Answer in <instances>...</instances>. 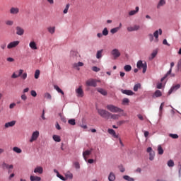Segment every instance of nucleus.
<instances>
[{
    "label": "nucleus",
    "mask_w": 181,
    "mask_h": 181,
    "mask_svg": "<svg viewBox=\"0 0 181 181\" xmlns=\"http://www.w3.org/2000/svg\"><path fill=\"white\" fill-rule=\"evenodd\" d=\"M15 107H16V103H11L9 105L10 110H12V109L15 108Z\"/></svg>",
    "instance_id": "59"
},
{
    "label": "nucleus",
    "mask_w": 181,
    "mask_h": 181,
    "mask_svg": "<svg viewBox=\"0 0 181 181\" xmlns=\"http://www.w3.org/2000/svg\"><path fill=\"white\" fill-rule=\"evenodd\" d=\"M98 113L102 118H105V119H109L110 115H111V112L103 109H98Z\"/></svg>",
    "instance_id": "4"
},
{
    "label": "nucleus",
    "mask_w": 181,
    "mask_h": 181,
    "mask_svg": "<svg viewBox=\"0 0 181 181\" xmlns=\"http://www.w3.org/2000/svg\"><path fill=\"white\" fill-rule=\"evenodd\" d=\"M126 122H128L127 120H120L117 122V125H122V124H125Z\"/></svg>",
    "instance_id": "54"
},
{
    "label": "nucleus",
    "mask_w": 181,
    "mask_h": 181,
    "mask_svg": "<svg viewBox=\"0 0 181 181\" xmlns=\"http://www.w3.org/2000/svg\"><path fill=\"white\" fill-rule=\"evenodd\" d=\"M0 47L1 50H5V49H6V43L1 44Z\"/></svg>",
    "instance_id": "56"
},
{
    "label": "nucleus",
    "mask_w": 181,
    "mask_h": 181,
    "mask_svg": "<svg viewBox=\"0 0 181 181\" xmlns=\"http://www.w3.org/2000/svg\"><path fill=\"white\" fill-rule=\"evenodd\" d=\"M123 179H124V180H127V181H135V180L134 178L129 177V175H124Z\"/></svg>",
    "instance_id": "37"
},
{
    "label": "nucleus",
    "mask_w": 181,
    "mask_h": 181,
    "mask_svg": "<svg viewBox=\"0 0 181 181\" xmlns=\"http://www.w3.org/2000/svg\"><path fill=\"white\" fill-rule=\"evenodd\" d=\"M109 32H108V30L107 29V28H104L103 32H102V35L103 36H107Z\"/></svg>",
    "instance_id": "50"
},
{
    "label": "nucleus",
    "mask_w": 181,
    "mask_h": 181,
    "mask_svg": "<svg viewBox=\"0 0 181 181\" xmlns=\"http://www.w3.org/2000/svg\"><path fill=\"white\" fill-rule=\"evenodd\" d=\"M40 76V71L39 69H37L35 72V78L37 80L39 78V76Z\"/></svg>",
    "instance_id": "45"
},
{
    "label": "nucleus",
    "mask_w": 181,
    "mask_h": 181,
    "mask_svg": "<svg viewBox=\"0 0 181 181\" xmlns=\"http://www.w3.org/2000/svg\"><path fill=\"white\" fill-rule=\"evenodd\" d=\"M7 62H9V63H12L13 62H15V59L12 57H8L6 59Z\"/></svg>",
    "instance_id": "62"
},
{
    "label": "nucleus",
    "mask_w": 181,
    "mask_h": 181,
    "mask_svg": "<svg viewBox=\"0 0 181 181\" xmlns=\"http://www.w3.org/2000/svg\"><path fill=\"white\" fill-rule=\"evenodd\" d=\"M86 84L88 87H97V81L93 78L86 81Z\"/></svg>",
    "instance_id": "5"
},
{
    "label": "nucleus",
    "mask_w": 181,
    "mask_h": 181,
    "mask_svg": "<svg viewBox=\"0 0 181 181\" xmlns=\"http://www.w3.org/2000/svg\"><path fill=\"white\" fill-rule=\"evenodd\" d=\"M54 173L57 174V177H59V179H61V180H67V179L64 177H63V175H60V173H59V171L56 169L54 170Z\"/></svg>",
    "instance_id": "24"
},
{
    "label": "nucleus",
    "mask_w": 181,
    "mask_h": 181,
    "mask_svg": "<svg viewBox=\"0 0 181 181\" xmlns=\"http://www.w3.org/2000/svg\"><path fill=\"white\" fill-rule=\"evenodd\" d=\"M45 98H47V100H52V95L49 93H46L44 95Z\"/></svg>",
    "instance_id": "47"
},
{
    "label": "nucleus",
    "mask_w": 181,
    "mask_h": 181,
    "mask_svg": "<svg viewBox=\"0 0 181 181\" xmlns=\"http://www.w3.org/2000/svg\"><path fill=\"white\" fill-rule=\"evenodd\" d=\"M34 173H40V174L43 173V168L42 167H37L34 170Z\"/></svg>",
    "instance_id": "31"
},
{
    "label": "nucleus",
    "mask_w": 181,
    "mask_h": 181,
    "mask_svg": "<svg viewBox=\"0 0 181 181\" xmlns=\"http://www.w3.org/2000/svg\"><path fill=\"white\" fill-rule=\"evenodd\" d=\"M76 93L77 94L76 95L77 97H81V98L84 97V91H83V88H81V86L76 89Z\"/></svg>",
    "instance_id": "11"
},
{
    "label": "nucleus",
    "mask_w": 181,
    "mask_h": 181,
    "mask_svg": "<svg viewBox=\"0 0 181 181\" xmlns=\"http://www.w3.org/2000/svg\"><path fill=\"white\" fill-rule=\"evenodd\" d=\"M92 70H93V71H95V73H98V71H100V70H101V69L97 66H93Z\"/></svg>",
    "instance_id": "52"
},
{
    "label": "nucleus",
    "mask_w": 181,
    "mask_h": 181,
    "mask_svg": "<svg viewBox=\"0 0 181 181\" xmlns=\"http://www.w3.org/2000/svg\"><path fill=\"white\" fill-rule=\"evenodd\" d=\"M136 67L139 70H141V69H143L142 73L144 74V73H146V70L148 69V64L146 63V62H143L142 60H139L137 62Z\"/></svg>",
    "instance_id": "2"
},
{
    "label": "nucleus",
    "mask_w": 181,
    "mask_h": 181,
    "mask_svg": "<svg viewBox=\"0 0 181 181\" xmlns=\"http://www.w3.org/2000/svg\"><path fill=\"white\" fill-rule=\"evenodd\" d=\"M30 94H31L32 97H37V95L36 90H31Z\"/></svg>",
    "instance_id": "55"
},
{
    "label": "nucleus",
    "mask_w": 181,
    "mask_h": 181,
    "mask_svg": "<svg viewBox=\"0 0 181 181\" xmlns=\"http://www.w3.org/2000/svg\"><path fill=\"white\" fill-rule=\"evenodd\" d=\"M97 91L98 93H100V94H102V95H107V90H105V89H103L101 88H98Z\"/></svg>",
    "instance_id": "28"
},
{
    "label": "nucleus",
    "mask_w": 181,
    "mask_h": 181,
    "mask_svg": "<svg viewBox=\"0 0 181 181\" xmlns=\"http://www.w3.org/2000/svg\"><path fill=\"white\" fill-rule=\"evenodd\" d=\"M108 134L112 135L114 138H118V135H117V133H115V130L112 129H107Z\"/></svg>",
    "instance_id": "21"
},
{
    "label": "nucleus",
    "mask_w": 181,
    "mask_h": 181,
    "mask_svg": "<svg viewBox=\"0 0 181 181\" xmlns=\"http://www.w3.org/2000/svg\"><path fill=\"white\" fill-rule=\"evenodd\" d=\"M109 181L115 180V175L113 173H110L108 177Z\"/></svg>",
    "instance_id": "34"
},
{
    "label": "nucleus",
    "mask_w": 181,
    "mask_h": 181,
    "mask_svg": "<svg viewBox=\"0 0 181 181\" xmlns=\"http://www.w3.org/2000/svg\"><path fill=\"white\" fill-rule=\"evenodd\" d=\"M137 117L139 119H140L141 121H144V116H142L141 115H138Z\"/></svg>",
    "instance_id": "64"
},
{
    "label": "nucleus",
    "mask_w": 181,
    "mask_h": 181,
    "mask_svg": "<svg viewBox=\"0 0 181 181\" xmlns=\"http://www.w3.org/2000/svg\"><path fill=\"white\" fill-rule=\"evenodd\" d=\"M141 29V26L139 25H134L133 26L127 27V30L129 32H136Z\"/></svg>",
    "instance_id": "7"
},
{
    "label": "nucleus",
    "mask_w": 181,
    "mask_h": 181,
    "mask_svg": "<svg viewBox=\"0 0 181 181\" xmlns=\"http://www.w3.org/2000/svg\"><path fill=\"white\" fill-rule=\"evenodd\" d=\"M123 104H128L129 103V99L128 98H124L122 100Z\"/></svg>",
    "instance_id": "61"
},
{
    "label": "nucleus",
    "mask_w": 181,
    "mask_h": 181,
    "mask_svg": "<svg viewBox=\"0 0 181 181\" xmlns=\"http://www.w3.org/2000/svg\"><path fill=\"white\" fill-rule=\"evenodd\" d=\"M121 28H122V23H119L118 27H116L115 28H112L110 30V33L114 35L115 33H117V32H118V30H119V29H121Z\"/></svg>",
    "instance_id": "19"
},
{
    "label": "nucleus",
    "mask_w": 181,
    "mask_h": 181,
    "mask_svg": "<svg viewBox=\"0 0 181 181\" xmlns=\"http://www.w3.org/2000/svg\"><path fill=\"white\" fill-rule=\"evenodd\" d=\"M111 54H112L114 59H118L121 56V52H119L118 49H114L112 50Z\"/></svg>",
    "instance_id": "9"
},
{
    "label": "nucleus",
    "mask_w": 181,
    "mask_h": 181,
    "mask_svg": "<svg viewBox=\"0 0 181 181\" xmlns=\"http://www.w3.org/2000/svg\"><path fill=\"white\" fill-rule=\"evenodd\" d=\"M156 54H158V51H153L151 54V57L149 58V60H153V59H155V57H156Z\"/></svg>",
    "instance_id": "44"
},
{
    "label": "nucleus",
    "mask_w": 181,
    "mask_h": 181,
    "mask_svg": "<svg viewBox=\"0 0 181 181\" xmlns=\"http://www.w3.org/2000/svg\"><path fill=\"white\" fill-rule=\"evenodd\" d=\"M22 73H23V71L22 69L15 71L12 74L11 78H18V77H21V76H22Z\"/></svg>",
    "instance_id": "10"
},
{
    "label": "nucleus",
    "mask_w": 181,
    "mask_h": 181,
    "mask_svg": "<svg viewBox=\"0 0 181 181\" xmlns=\"http://www.w3.org/2000/svg\"><path fill=\"white\" fill-rule=\"evenodd\" d=\"M139 88H141V83H137L134 86V91H138Z\"/></svg>",
    "instance_id": "48"
},
{
    "label": "nucleus",
    "mask_w": 181,
    "mask_h": 181,
    "mask_svg": "<svg viewBox=\"0 0 181 181\" xmlns=\"http://www.w3.org/2000/svg\"><path fill=\"white\" fill-rule=\"evenodd\" d=\"M15 124H16V121L13 120L11 122H8L4 124L5 128H11L12 127H15Z\"/></svg>",
    "instance_id": "18"
},
{
    "label": "nucleus",
    "mask_w": 181,
    "mask_h": 181,
    "mask_svg": "<svg viewBox=\"0 0 181 181\" xmlns=\"http://www.w3.org/2000/svg\"><path fill=\"white\" fill-rule=\"evenodd\" d=\"M16 35H18V36H22L23 33H25V30L22 28V27L21 26H17L16 28Z\"/></svg>",
    "instance_id": "13"
},
{
    "label": "nucleus",
    "mask_w": 181,
    "mask_h": 181,
    "mask_svg": "<svg viewBox=\"0 0 181 181\" xmlns=\"http://www.w3.org/2000/svg\"><path fill=\"white\" fill-rule=\"evenodd\" d=\"M47 29L49 33H50V35H54V33L56 32V27L54 26H49Z\"/></svg>",
    "instance_id": "26"
},
{
    "label": "nucleus",
    "mask_w": 181,
    "mask_h": 181,
    "mask_svg": "<svg viewBox=\"0 0 181 181\" xmlns=\"http://www.w3.org/2000/svg\"><path fill=\"white\" fill-rule=\"evenodd\" d=\"M2 169H7L8 170V173H11V170L9 169H13V165H9L6 163H3L1 165Z\"/></svg>",
    "instance_id": "12"
},
{
    "label": "nucleus",
    "mask_w": 181,
    "mask_h": 181,
    "mask_svg": "<svg viewBox=\"0 0 181 181\" xmlns=\"http://www.w3.org/2000/svg\"><path fill=\"white\" fill-rule=\"evenodd\" d=\"M19 43H21L18 40L11 42L7 45V49H13L14 47H16L19 45Z\"/></svg>",
    "instance_id": "6"
},
{
    "label": "nucleus",
    "mask_w": 181,
    "mask_h": 181,
    "mask_svg": "<svg viewBox=\"0 0 181 181\" xmlns=\"http://www.w3.org/2000/svg\"><path fill=\"white\" fill-rule=\"evenodd\" d=\"M124 70H125L126 71H131L132 70V66H131V65H126L124 66Z\"/></svg>",
    "instance_id": "42"
},
{
    "label": "nucleus",
    "mask_w": 181,
    "mask_h": 181,
    "mask_svg": "<svg viewBox=\"0 0 181 181\" xmlns=\"http://www.w3.org/2000/svg\"><path fill=\"white\" fill-rule=\"evenodd\" d=\"M154 158H155V151L151 152L149 153V160H153Z\"/></svg>",
    "instance_id": "46"
},
{
    "label": "nucleus",
    "mask_w": 181,
    "mask_h": 181,
    "mask_svg": "<svg viewBox=\"0 0 181 181\" xmlns=\"http://www.w3.org/2000/svg\"><path fill=\"white\" fill-rule=\"evenodd\" d=\"M110 118H111L112 119H118L119 118V115L110 113Z\"/></svg>",
    "instance_id": "35"
},
{
    "label": "nucleus",
    "mask_w": 181,
    "mask_h": 181,
    "mask_svg": "<svg viewBox=\"0 0 181 181\" xmlns=\"http://www.w3.org/2000/svg\"><path fill=\"white\" fill-rule=\"evenodd\" d=\"M13 21H12V20H7V21H6V25H7V26H13Z\"/></svg>",
    "instance_id": "43"
},
{
    "label": "nucleus",
    "mask_w": 181,
    "mask_h": 181,
    "mask_svg": "<svg viewBox=\"0 0 181 181\" xmlns=\"http://www.w3.org/2000/svg\"><path fill=\"white\" fill-rule=\"evenodd\" d=\"M52 138L54 141H55V142H60L62 141V139H60V136L54 135Z\"/></svg>",
    "instance_id": "39"
},
{
    "label": "nucleus",
    "mask_w": 181,
    "mask_h": 181,
    "mask_svg": "<svg viewBox=\"0 0 181 181\" xmlns=\"http://www.w3.org/2000/svg\"><path fill=\"white\" fill-rule=\"evenodd\" d=\"M155 97H162V92L160 90H156L154 93Z\"/></svg>",
    "instance_id": "41"
},
{
    "label": "nucleus",
    "mask_w": 181,
    "mask_h": 181,
    "mask_svg": "<svg viewBox=\"0 0 181 181\" xmlns=\"http://www.w3.org/2000/svg\"><path fill=\"white\" fill-rule=\"evenodd\" d=\"M103 52H104L103 49L98 50L96 53V59H101L103 57Z\"/></svg>",
    "instance_id": "30"
},
{
    "label": "nucleus",
    "mask_w": 181,
    "mask_h": 181,
    "mask_svg": "<svg viewBox=\"0 0 181 181\" xmlns=\"http://www.w3.org/2000/svg\"><path fill=\"white\" fill-rule=\"evenodd\" d=\"M121 92L122 94H126V95H134L132 90L122 89Z\"/></svg>",
    "instance_id": "25"
},
{
    "label": "nucleus",
    "mask_w": 181,
    "mask_h": 181,
    "mask_svg": "<svg viewBox=\"0 0 181 181\" xmlns=\"http://www.w3.org/2000/svg\"><path fill=\"white\" fill-rule=\"evenodd\" d=\"M167 165L169 168H173L175 166V162H173V160H169Z\"/></svg>",
    "instance_id": "36"
},
{
    "label": "nucleus",
    "mask_w": 181,
    "mask_h": 181,
    "mask_svg": "<svg viewBox=\"0 0 181 181\" xmlns=\"http://www.w3.org/2000/svg\"><path fill=\"white\" fill-rule=\"evenodd\" d=\"M166 5V1L160 0L158 4H157V9H160L162 6H165Z\"/></svg>",
    "instance_id": "22"
},
{
    "label": "nucleus",
    "mask_w": 181,
    "mask_h": 181,
    "mask_svg": "<svg viewBox=\"0 0 181 181\" xmlns=\"http://www.w3.org/2000/svg\"><path fill=\"white\" fill-rule=\"evenodd\" d=\"M68 123L69 124V125H76V119H70L68 121Z\"/></svg>",
    "instance_id": "49"
},
{
    "label": "nucleus",
    "mask_w": 181,
    "mask_h": 181,
    "mask_svg": "<svg viewBox=\"0 0 181 181\" xmlns=\"http://www.w3.org/2000/svg\"><path fill=\"white\" fill-rule=\"evenodd\" d=\"M54 90H56L58 93H60L62 95H64V92H63L62 90L60 89V88H59L57 85H54Z\"/></svg>",
    "instance_id": "32"
},
{
    "label": "nucleus",
    "mask_w": 181,
    "mask_h": 181,
    "mask_svg": "<svg viewBox=\"0 0 181 181\" xmlns=\"http://www.w3.org/2000/svg\"><path fill=\"white\" fill-rule=\"evenodd\" d=\"M107 110L110 112H122L124 110L114 105H107L106 106Z\"/></svg>",
    "instance_id": "3"
},
{
    "label": "nucleus",
    "mask_w": 181,
    "mask_h": 181,
    "mask_svg": "<svg viewBox=\"0 0 181 181\" xmlns=\"http://www.w3.org/2000/svg\"><path fill=\"white\" fill-rule=\"evenodd\" d=\"M74 166H75L76 169H80V163H78V162H75Z\"/></svg>",
    "instance_id": "58"
},
{
    "label": "nucleus",
    "mask_w": 181,
    "mask_h": 181,
    "mask_svg": "<svg viewBox=\"0 0 181 181\" xmlns=\"http://www.w3.org/2000/svg\"><path fill=\"white\" fill-rule=\"evenodd\" d=\"M11 15H18L19 13V8L18 7H11L9 10Z\"/></svg>",
    "instance_id": "14"
},
{
    "label": "nucleus",
    "mask_w": 181,
    "mask_h": 181,
    "mask_svg": "<svg viewBox=\"0 0 181 181\" xmlns=\"http://www.w3.org/2000/svg\"><path fill=\"white\" fill-rule=\"evenodd\" d=\"M93 152V148H90V150H86L83 152V157L86 162H87V159L88 158V156L91 155V153Z\"/></svg>",
    "instance_id": "8"
},
{
    "label": "nucleus",
    "mask_w": 181,
    "mask_h": 181,
    "mask_svg": "<svg viewBox=\"0 0 181 181\" xmlns=\"http://www.w3.org/2000/svg\"><path fill=\"white\" fill-rule=\"evenodd\" d=\"M179 88H180V84H177V85L172 86V88L168 91V94L173 93V91H176L177 90H179Z\"/></svg>",
    "instance_id": "17"
},
{
    "label": "nucleus",
    "mask_w": 181,
    "mask_h": 181,
    "mask_svg": "<svg viewBox=\"0 0 181 181\" xmlns=\"http://www.w3.org/2000/svg\"><path fill=\"white\" fill-rule=\"evenodd\" d=\"M163 44L165 45L166 46H170V44L168 43V40L166 39L163 40Z\"/></svg>",
    "instance_id": "63"
},
{
    "label": "nucleus",
    "mask_w": 181,
    "mask_h": 181,
    "mask_svg": "<svg viewBox=\"0 0 181 181\" xmlns=\"http://www.w3.org/2000/svg\"><path fill=\"white\" fill-rule=\"evenodd\" d=\"M139 12V7L136 6L135 10H132L129 12V16H134V15H136Z\"/></svg>",
    "instance_id": "20"
},
{
    "label": "nucleus",
    "mask_w": 181,
    "mask_h": 181,
    "mask_svg": "<svg viewBox=\"0 0 181 181\" xmlns=\"http://www.w3.org/2000/svg\"><path fill=\"white\" fill-rule=\"evenodd\" d=\"M27 77H28V74L26 73H24L21 75V78H23V80H26Z\"/></svg>",
    "instance_id": "57"
},
{
    "label": "nucleus",
    "mask_w": 181,
    "mask_h": 181,
    "mask_svg": "<svg viewBox=\"0 0 181 181\" xmlns=\"http://www.w3.org/2000/svg\"><path fill=\"white\" fill-rule=\"evenodd\" d=\"M13 151L16 153H22V149H21L19 147H13Z\"/></svg>",
    "instance_id": "40"
},
{
    "label": "nucleus",
    "mask_w": 181,
    "mask_h": 181,
    "mask_svg": "<svg viewBox=\"0 0 181 181\" xmlns=\"http://www.w3.org/2000/svg\"><path fill=\"white\" fill-rule=\"evenodd\" d=\"M157 151H158V155H163L164 151H163V148H162V146L158 145Z\"/></svg>",
    "instance_id": "33"
},
{
    "label": "nucleus",
    "mask_w": 181,
    "mask_h": 181,
    "mask_svg": "<svg viewBox=\"0 0 181 181\" xmlns=\"http://www.w3.org/2000/svg\"><path fill=\"white\" fill-rule=\"evenodd\" d=\"M66 179H73V174L71 173H70L69 171H68L66 174Z\"/></svg>",
    "instance_id": "38"
},
{
    "label": "nucleus",
    "mask_w": 181,
    "mask_h": 181,
    "mask_svg": "<svg viewBox=\"0 0 181 181\" xmlns=\"http://www.w3.org/2000/svg\"><path fill=\"white\" fill-rule=\"evenodd\" d=\"M69 8H70V4H66L64 10V13H67L69 12Z\"/></svg>",
    "instance_id": "53"
},
{
    "label": "nucleus",
    "mask_w": 181,
    "mask_h": 181,
    "mask_svg": "<svg viewBox=\"0 0 181 181\" xmlns=\"http://www.w3.org/2000/svg\"><path fill=\"white\" fill-rule=\"evenodd\" d=\"M159 35H162V29L156 30L153 34H148V38L150 42H153V37H155L154 42L158 43L159 42Z\"/></svg>",
    "instance_id": "1"
},
{
    "label": "nucleus",
    "mask_w": 181,
    "mask_h": 181,
    "mask_svg": "<svg viewBox=\"0 0 181 181\" xmlns=\"http://www.w3.org/2000/svg\"><path fill=\"white\" fill-rule=\"evenodd\" d=\"M84 66V63L83 62H78L74 64V68L76 69V70H80L79 67H83Z\"/></svg>",
    "instance_id": "23"
},
{
    "label": "nucleus",
    "mask_w": 181,
    "mask_h": 181,
    "mask_svg": "<svg viewBox=\"0 0 181 181\" xmlns=\"http://www.w3.org/2000/svg\"><path fill=\"white\" fill-rule=\"evenodd\" d=\"M30 181H40V180H42V178H40V177L31 175L30 177Z\"/></svg>",
    "instance_id": "29"
},
{
    "label": "nucleus",
    "mask_w": 181,
    "mask_h": 181,
    "mask_svg": "<svg viewBox=\"0 0 181 181\" xmlns=\"http://www.w3.org/2000/svg\"><path fill=\"white\" fill-rule=\"evenodd\" d=\"M169 136H170V138H173V139H177V138H179V136L177 134H170Z\"/></svg>",
    "instance_id": "51"
},
{
    "label": "nucleus",
    "mask_w": 181,
    "mask_h": 181,
    "mask_svg": "<svg viewBox=\"0 0 181 181\" xmlns=\"http://www.w3.org/2000/svg\"><path fill=\"white\" fill-rule=\"evenodd\" d=\"M37 138H39V132H34L32 134L31 139H30V142H33L34 141H36Z\"/></svg>",
    "instance_id": "15"
},
{
    "label": "nucleus",
    "mask_w": 181,
    "mask_h": 181,
    "mask_svg": "<svg viewBox=\"0 0 181 181\" xmlns=\"http://www.w3.org/2000/svg\"><path fill=\"white\" fill-rule=\"evenodd\" d=\"M21 100H23V101H26V100H28V97L26 96V95L23 94L21 95Z\"/></svg>",
    "instance_id": "60"
},
{
    "label": "nucleus",
    "mask_w": 181,
    "mask_h": 181,
    "mask_svg": "<svg viewBox=\"0 0 181 181\" xmlns=\"http://www.w3.org/2000/svg\"><path fill=\"white\" fill-rule=\"evenodd\" d=\"M29 46H30V49H33V50L37 49V46L36 45V42H35V41H31L29 44Z\"/></svg>",
    "instance_id": "27"
},
{
    "label": "nucleus",
    "mask_w": 181,
    "mask_h": 181,
    "mask_svg": "<svg viewBox=\"0 0 181 181\" xmlns=\"http://www.w3.org/2000/svg\"><path fill=\"white\" fill-rule=\"evenodd\" d=\"M174 66H175V63L174 62H171L170 63V70L167 72V74L165 75V76L161 78V81H163V80H165V78H166V77H168V76L171 74L172 69H173V67Z\"/></svg>",
    "instance_id": "16"
}]
</instances>
